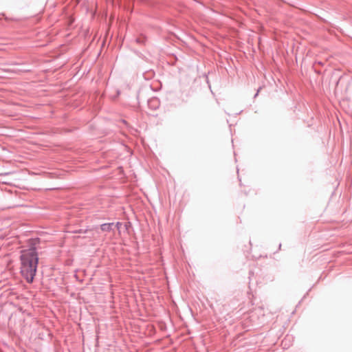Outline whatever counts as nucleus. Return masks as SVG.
Here are the masks:
<instances>
[{"instance_id": "nucleus-1", "label": "nucleus", "mask_w": 352, "mask_h": 352, "mask_svg": "<svg viewBox=\"0 0 352 352\" xmlns=\"http://www.w3.org/2000/svg\"><path fill=\"white\" fill-rule=\"evenodd\" d=\"M21 272L28 283H32L36 274L38 263V257L35 250H23L21 256Z\"/></svg>"}, {"instance_id": "nucleus-2", "label": "nucleus", "mask_w": 352, "mask_h": 352, "mask_svg": "<svg viewBox=\"0 0 352 352\" xmlns=\"http://www.w3.org/2000/svg\"><path fill=\"white\" fill-rule=\"evenodd\" d=\"M113 223H104L102 224L100 228L104 232H110L112 229Z\"/></svg>"}]
</instances>
